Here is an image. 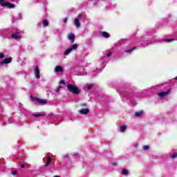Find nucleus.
Here are the masks:
<instances>
[{"label": "nucleus", "instance_id": "1", "mask_svg": "<svg viewBox=\"0 0 177 177\" xmlns=\"http://www.w3.org/2000/svg\"><path fill=\"white\" fill-rule=\"evenodd\" d=\"M66 88L69 91V92L71 93H73V95H78L79 93H81V90H80L78 87L73 86L72 84H67Z\"/></svg>", "mask_w": 177, "mask_h": 177}, {"label": "nucleus", "instance_id": "2", "mask_svg": "<svg viewBox=\"0 0 177 177\" xmlns=\"http://www.w3.org/2000/svg\"><path fill=\"white\" fill-rule=\"evenodd\" d=\"M0 3L1 6H2L3 8H9V9H14V8L16 7L15 4L8 1H5V0H0Z\"/></svg>", "mask_w": 177, "mask_h": 177}, {"label": "nucleus", "instance_id": "3", "mask_svg": "<svg viewBox=\"0 0 177 177\" xmlns=\"http://www.w3.org/2000/svg\"><path fill=\"white\" fill-rule=\"evenodd\" d=\"M78 48V45H73L69 48L66 49L64 53V56H68L71 53V52H74V50H77Z\"/></svg>", "mask_w": 177, "mask_h": 177}, {"label": "nucleus", "instance_id": "4", "mask_svg": "<svg viewBox=\"0 0 177 177\" xmlns=\"http://www.w3.org/2000/svg\"><path fill=\"white\" fill-rule=\"evenodd\" d=\"M120 95L121 96H123V97H126L127 99H129L131 104H133L134 106H136V102L132 100V96L131 95V94H128L127 93H121Z\"/></svg>", "mask_w": 177, "mask_h": 177}, {"label": "nucleus", "instance_id": "5", "mask_svg": "<svg viewBox=\"0 0 177 177\" xmlns=\"http://www.w3.org/2000/svg\"><path fill=\"white\" fill-rule=\"evenodd\" d=\"M113 53L109 52V53H106L105 55L101 59V62L102 64H104V63H109V57L111 56Z\"/></svg>", "mask_w": 177, "mask_h": 177}, {"label": "nucleus", "instance_id": "6", "mask_svg": "<svg viewBox=\"0 0 177 177\" xmlns=\"http://www.w3.org/2000/svg\"><path fill=\"white\" fill-rule=\"evenodd\" d=\"M169 92H171V88H169L166 91H161L158 95L159 97L162 99V97H165V96H168Z\"/></svg>", "mask_w": 177, "mask_h": 177}, {"label": "nucleus", "instance_id": "7", "mask_svg": "<svg viewBox=\"0 0 177 177\" xmlns=\"http://www.w3.org/2000/svg\"><path fill=\"white\" fill-rule=\"evenodd\" d=\"M32 100H35L36 102H37L39 104H42L43 106L46 104L48 103V101L46 100H42L41 98H34L32 97Z\"/></svg>", "mask_w": 177, "mask_h": 177}, {"label": "nucleus", "instance_id": "8", "mask_svg": "<svg viewBox=\"0 0 177 177\" xmlns=\"http://www.w3.org/2000/svg\"><path fill=\"white\" fill-rule=\"evenodd\" d=\"M12 62V57L6 58L3 62H0V66H3V64H9Z\"/></svg>", "mask_w": 177, "mask_h": 177}, {"label": "nucleus", "instance_id": "9", "mask_svg": "<svg viewBox=\"0 0 177 177\" xmlns=\"http://www.w3.org/2000/svg\"><path fill=\"white\" fill-rule=\"evenodd\" d=\"M12 38H13L14 39H20L21 38V35H20V32H14L12 35H11Z\"/></svg>", "mask_w": 177, "mask_h": 177}, {"label": "nucleus", "instance_id": "10", "mask_svg": "<svg viewBox=\"0 0 177 177\" xmlns=\"http://www.w3.org/2000/svg\"><path fill=\"white\" fill-rule=\"evenodd\" d=\"M34 73L36 78H37V80H39L41 78V75H39V68L38 66L35 67Z\"/></svg>", "mask_w": 177, "mask_h": 177}, {"label": "nucleus", "instance_id": "11", "mask_svg": "<svg viewBox=\"0 0 177 177\" xmlns=\"http://www.w3.org/2000/svg\"><path fill=\"white\" fill-rule=\"evenodd\" d=\"M144 113L145 112L143 111L135 112L134 117L136 118H140V117H142Z\"/></svg>", "mask_w": 177, "mask_h": 177}, {"label": "nucleus", "instance_id": "12", "mask_svg": "<svg viewBox=\"0 0 177 177\" xmlns=\"http://www.w3.org/2000/svg\"><path fill=\"white\" fill-rule=\"evenodd\" d=\"M68 39H70L71 44L74 43V40L75 39V35L73 33H70L68 35Z\"/></svg>", "mask_w": 177, "mask_h": 177}, {"label": "nucleus", "instance_id": "13", "mask_svg": "<svg viewBox=\"0 0 177 177\" xmlns=\"http://www.w3.org/2000/svg\"><path fill=\"white\" fill-rule=\"evenodd\" d=\"M79 113L80 114H83V115L88 114L89 113V109H82L79 111Z\"/></svg>", "mask_w": 177, "mask_h": 177}, {"label": "nucleus", "instance_id": "14", "mask_svg": "<svg viewBox=\"0 0 177 177\" xmlns=\"http://www.w3.org/2000/svg\"><path fill=\"white\" fill-rule=\"evenodd\" d=\"M55 73H63V67H62L60 66H57L55 68Z\"/></svg>", "mask_w": 177, "mask_h": 177}, {"label": "nucleus", "instance_id": "15", "mask_svg": "<svg viewBox=\"0 0 177 177\" xmlns=\"http://www.w3.org/2000/svg\"><path fill=\"white\" fill-rule=\"evenodd\" d=\"M75 27H81V23L80 22V19L78 18L75 19Z\"/></svg>", "mask_w": 177, "mask_h": 177}, {"label": "nucleus", "instance_id": "16", "mask_svg": "<svg viewBox=\"0 0 177 177\" xmlns=\"http://www.w3.org/2000/svg\"><path fill=\"white\" fill-rule=\"evenodd\" d=\"M101 35L104 38H110V35L106 31L102 32Z\"/></svg>", "mask_w": 177, "mask_h": 177}, {"label": "nucleus", "instance_id": "17", "mask_svg": "<svg viewBox=\"0 0 177 177\" xmlns=\"http://www.w3.org/2000/svg\"><path fill=\"white\" fill-rule=\"evenodd\" d=\"M50 162H52V158L50 156H48L47 162L44 165L45 167H48L50 165Z\"/></svg>", "mask_w": 177, "mask_h": 177}, {"label": "nucleus", "instance_id": "18", "mask_svg": "<svg viewBox=\"0 0 177 177\" xmlns=\"http://www.w3.org/2000/svg\"><path fill=\"white\" fill-rule=\"evenodd\" d=\"M136 49H138V47H133L131 49L124 50V53H131V52H133V50H136Z\"/></svg>", "mask_w": 177, "mask_h": 177}, {"label": "nucleus", "instance_id": "19", "mask_svg": "<svg viewBox=\"0 0 177 177\" xmlns=\"http://www.w3.org/2000/svg\"><path fill=\"white\" fill-rule=\"evenodd\" d=\"M45 116V113H34L33 117H36L37 118L39 117H44Z\"/></svg>", "mask_w": 177, "mask_h": 177}, {"label": "nucleus", "instance_id": "20", "mask_svg": "<svg viewBox=\"0 0 177 177\" xmlns=\"http://www.w3.org/2000/svg\"><path fill=\"white\" fill-rule=\"evenodd\" d=\"M122 175H124L125 176H128L129 175V171L127 170L126 169H123L122 171Z\"/></svg>", "mask_w": 177, "mask_h": 177}, {"label": "nucleus", "instance_id": "21", "mask_svg": "<svg viewBox=\"0 0 177 177\" xmlns=\"http://www.w3.org/2000/svg\"><path fill=\"white\" fill-rule=\"evenodd\" d=\"M23 106V104H21V103H19V107H20V109H22V113H23V114H24L25 115H26V114H27V110L26 109H24V108H22V106Z\"/></svg>", "mask_w": 177, "mask_h": 177}, {"label": "nucleus", "instance_id": "22", "mask_svg": "<svg viewBox=\"0 0 177 177\" xmlns=\"http://www.w3.org/2000/svg\"><path fill=\"white\" fill-rule=\"evenodd\" d=\"M177 158V152L174 153H169V158H171V160H174V158Z\"/></svg>", "mask_w": 177, "mask_h": 177}, {"label": "nucleus", "instance_id": "23", "mask_svg": "<svg viewBox=\"0 0 177 177\" xmlns=\"http://www.w3.org/2000/svg\"><path fill=\"white\" fill-rule=\"evenodd\" d=\"M142 149L145 151H147L150 149V146L149 145H144L142 146Z\"/></svg>", "mask_w": 177, "mask_h": 177}, {"label": "nucleus", "instance_id": "24", "mask_svg": "<svg viewBox=\"0 0 177 177\" xmlns=\"http://www.w3.org/2000/svg\"><path fill=\"white\" fill-rule=\"evenodd\" d=\"M121 132H125L127 131V127L125 125L120 126Z\"/></svg>", "mask_w": 177, "mask_h": 177}, {"label": "nucleus", "instance_id": "25", "mask_svg": "<svg viewBox=\"0 0 177 177\" xmlns=\"http://www.w3.org/2000/svg\"><path fill=\"white\" fill-rule=\"evenodd\" d=\"M43 24L44 26H45V27H48V26H49V22L48 21V20L44 19L43 20Z\"/></svg>", "mask_w": 177, "mask_h": 177}, {"label": "nucleus", "instance_id": "26", "mask_svg": "<svg viewBox=\"0 0 177 177\" xmlns=\"http://www.w3.org/2000/svg\"><path fill=\"white\" fill-rule=\"evenodd\" d=\"M163 41L165 42H172V41H174V39H164Z\"/></svg>", "mask_w": 177, "mask_h": 177}, {"label": "nucleus", "instance_id": "27", "mask_svg": "<svg viewBox=\"0 0 177 177\" xmlns=\"http://www.w3.org/2000/svg\"><path fill=\"white\" fill-rule=\"evenodd\" d=\"M18 171L17 170H14L11 172L12 175H17V174Z\"/></svg>", "mask_w": 177, "mask_h": 177}, {"label": "nucleus", "instance_id": "28", "mask_svg": "<svg viewBox=\"0 0 177 177\" xmlns=\"http://www.w3.org/2000/svg\"><path fill=\"white\" fill-rule=\"evenodd\" d=\"M5 57V55L2 53H0V59H3Z\"/></svg>", "mask_w": 177, "mask_h": 177}, {"label": "nucleus", "instance_id": "29", "mask_svg": "<svg viewBox=\"0 0 177 177\" xmlns=\"http://www.w3.org/2000/svg\"><path fill=\"white\" fill-rule=\"evenodd\" d=\"M92 86H93L92 84H88L87 85V89H88V90L92 89Z\"/></svg>", "mask_w": 177, "mask_h": 177}, {"label": "nucleus", "instance_id": "30", "mask_svg": "<svg viewBox=\"0 0 177 177\" xmlns=\"http://www.w3.org/2000/svg\"><path fill=\"white\" fill-rule=\"evenodd\" d=\"M60 84H62V85H66V82H64V80H61Z\"/></svg>", "mask_w": 177, "mask_h": 177}, {"label": "nucleus", "instance_id": "31", "mask_svg": "<svg viewBox=\"0 0 177 177\" xmlns=\"http://www.w3.org/2000/svg\"><path fill=\"white\" fill-rule=\"evenodd\" d=\"M60 89H62V86L58 87V88L55 90V92H59V91H60Z\"/></svg>", "mask_w": 177, "mask_h": 177}, {"label": "nucleus", "instance_id": "32", "mask_svg": "<svg viewBox=\"0 0 177 177\" xmlns=\"http://www.w3.org/2000/svg\"><path fill=\"white\" fill-rule=\"evenodd\" d=\"M68 20V18L64 19V23H67Z\"/></svg>", "mask_w": 177, "mask_h": 177}, {"label": "nucleus", "instance_id": "33", "mask_svg": "<svg viewBox=\"0 0 177 177\" xmlns=\"http://www.w3.org/2000/svg\"><path fill=\"white\" fill-rule=\"evenodd\" d=\"M21 168H26V165L24 164L21 165Z\"/></svg>", "mask_w": 177, "mask_h": 177}, {"label": "nucleus", "instance_id": "34", "mask_svg": "<svg viewBox=\"0 0 177 177\" xmlns=\"http://www.w3.org/2000/svg\"><path fill=\"white\" fill-rule=\"evenodd\" d=\"M77 156H78V153H74L73 154V157H77Z\"/></svg>", "mask_w": 177, "mask_h": 177}, {"label": "nucleus", "instance_id": "35", "mask_svg": "<svg viewBox=\"0 0 177 177\" xmlns=\"http://www.w3.org/2000/svg\"><path fill=\"white\" fill-rule=\"evenodd\" d=\"M65 157H66V158H68V157H69L68 153H66V154L65 155Z\"/></svg>", "mask_w": 177, "mask_h": 177}, {"label": "nucleus", "instance_id": "36", "mask_svg": "<svg viewBox=\"0 0 177 177\" xmlns=\"http://www.w3.org/2000/svg\"><path fill=\"white\" fill-rule=\"evenodd\" d=\"M77 16H78V17H82V15H81V14H79Z\"/></svg>", "mask_w": 177, "mask_h": 177}, {"label": "nucleus", "instance_id": "37", "mask_svg": "<svg viewBox=\"0 0 177 177\" xmlns=\"http://www.w3.org/2000/svg\"><path fill=\"white\" fill-rule=\"evenodd\" d=\"M113 165H117V163L113 162Z\"/></svg>", "mask_w": 177, "mask_h": 177}, {"label": "nucleus", "instance_id": "38", "mask_svg": "<svg viewBox=\"0 0 177 177\" xmlns=\"http://www.w3.org/2000/svg\"><path fill=\"white\" fill-rule=\"evenodd\" d=\"M15 1H16V0H12V2H15Z\"/></svg>", "mask_w": 177, "mask_h": 177}, {"label": "nucleus", "instance_id": "39", "mask_svg": "<svg viewBox=\"0 0 177 177\" xmlns=\"http://www.w3.org/2000/svg\"><path fill=\"white\" fill-rule=\"evenodd\" d=\"M54 177H60V176H54Z\"/></svg>", "mask_w": 177, "mask_h": 177}, {"label": "nucleus", "instance_id": "40", "mask_svg": "<svg viewBox=\"0 0 177 177\" xmlns=\"http://www.w3.org/2000/svg\"><path fill=\"white\" fill-rule=\"evenodd\" d=\"M174 80H177V77L176 78H174Z\"/></svg>", "mask_w": 177, "mask_h": 177}, {"label": "nucleus", "instance_id": "41", "mask_svg": "<svg viewBox=\"0 0 177 177\" xmlns=\"http://www.w3.org/2000/svg\"><path fill=\"white\" fill-rule=\"evenodd\" d=\"M73 45H77V44H74Z\"/></svg>", "mask_w": 177, "mask_h": 177}]
</instances>
